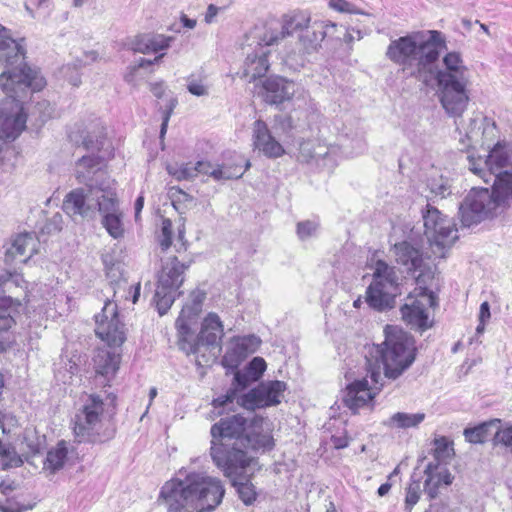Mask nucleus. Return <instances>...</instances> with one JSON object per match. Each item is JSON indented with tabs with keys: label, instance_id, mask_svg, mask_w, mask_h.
<instances>
[{
	"label": "nucleus",
	"instance_id": "f257e3e1",
	"mask_svg": "<svg viewBox=\"0 0 512 512\" xmlns=\"http://www.w3.org/2000/svg\"><path fill=\"white\" fill-rule=\"evenodd\" d=\"M225 494L221 480L200 472L180 470L161 488L160 498L167 512H211Z\"/></svg>",
	"mask_w": 512,
	"mask_h": 512
},
{
	"label": "nucleus",
	"instance_id": "f03ea898",
	"mask_svg": "<svg viewBox=\"0 0 512 512\" xmlns=\"http://www.w3.org/2000/svg\"><path fill=\"white\" fill-rule=\"evenodd\" d=\"M46 81L40 72L27 65L0 70V88L6 97L0 100V139H12L26 127L22 100L27 91H40Z\"/></svg>",
	"mask_w": 512,
	"mask_h": 512
},
{
	"label": "nucleus",
	"instance_id": "7ed1b4c3",
	"mask_svg": "<svg viewBox=\"0 0 512 512\" xmlns=\"http://www.w3.org/2000/svg\"><path fill=\"white\" fill-rule=\"evenodd\" d=\"M429 37L416 32L391 40L386 50V57L400 67L406 77H414L427 82L433 65L445 47L441 32L429 30Z\"/></svg>",
	"mask_w": 512,
	"mask_h": 512
},
{
	"label": "nucleus",
	"instance_id": "20e7f679",
	"mask_svg": "<svg viewBox=\"0 0 512 512\" xmlns=\"http://www.w3.org/2000/svg\"><path fill=\"white\" fill-rule=\"evenodd\" d=\"M246 424V418L236 414L221 418L211 427L210 455L215 465L229 478L239 475L252 461L246 449L255 445L250 437L243 435Z\"/></svg>",
	"mask_w": 512,
	"mask_h": 512
},
{
	"label": "nucleus",
	"instance_id": "39448f33",
	"mask_svg": "<svg viewBox=\"0 0 512 512\" xmlns=\"http://www.w3.org/2000/svg\"><path fill=\"white\" fill-rule=\"evenodd\" d=\"M63 210L70 216L92 219L96 213L102 214V225L108 234L118 239L123 236L124 229L119 212L115 187L92 188L89 193L83 189L70 191L64 201Z\"/></svg>",
	"mask_w": 512,
	"mask_h": 512
},
{
	"label": "nucleus",
	"instance_id": "423d86ee",
	"mask_svg": "<svg viewBox=\"0 0 512 512\" xmlns=\"http://www.w3.org/2000/svg\"><path fill=\"white\" fill-rule=\"evenodd\" d=\"M492 190L472 188L459 206L462 226L471 227L498 217L512 208V171H504L493 179Z\"/></svg>",
	"mask_w": 512,
	"mask_h": 512
},
{
	"label": "nucleus",
	"instance_id": "0eeeda50",
	"mask_svg": "<svg viewBox=\"0 0 512 512\" xmlns=\"http://www.w3.org/2000/svg\"><path fill=\"white\" fill-rule=\"evenodd\" d=\"M71 141L81 145L91 155L82 156L75 165V174L79 183L85 184L82 188L85 193H89L92 188L106 187L109 183L110 187H115V183L106 177L103 171V162L111 154V147L108 145L104 127L96 124L92 130L86 131L83 135L78 136L76 132L69 134Z\"/></svg>",
	"mask_w": 512,
	"mask_h": 512
},
{
	"label": "nucleus",
	"instance_id": "6e6552de",
	"mask_svg": "<svg viewBox=\"0 0 512 512\" xmlns=\"http://www.w3.org/2000/svg\"><path fill=\"white\" fill-rule=\"evenodd\" d=\"M443 65L436 72L440 103L449 116L460 118L470 101V72L458 52L447 53Z\"/></svg>",
	"mask_w": 512,
	"mask_h": 512
},
{
	"label": "nucleus",
	"instance_id": "1a4fd4ad",
	"mask_svg": "<svg viewBox=\"0 0 512 512\" xmlns=\"http://www.w3.org/2000/svg\"><path fill=\"white\" fill-rule=\"evenodd\" d=\"M105 403L96 394H90L73 419V432L79 443H102L113 437L112 431L102 429Z\"/></svg>",
	"mask_w": 512,
	"mask_h": 512
},
{
	"label": "nucleus",
	"instance_id": "9d476101",
	"mask_svg": "<svg viewBox=\"0 0 512 512\" xmlns=\"http://www.w3.org/2000/svg\"><path fill=\"white\" fill-rule=\"evenodd\" d=\"M388 329L389 326L385 329V341L377 345L376 349L383 364L385 377L395 380L413 364L415 352L405 333L390 332Z\"/></svg>",
	"mask_w": 512,
	"mask_h": 512
},
{
	"label": "nucleus",
	"instance_id": "9b49d317",
	"mask_svg": "<svg viewBox=\"0 0 512 512\" xmlns=\"http://www.w3.org/2000/svg\"><path fill=\"white\" fill-rule=\"evenodd\" d=\"M128 283L126 280H119L110 284L113 290V299L105 301L102 311L95 315L96 335L110 347H119L126 340L125 324L121 321L118 313V294L122 290L126 292Z\"/></svg>",
	"mask_w": 512,
	"mask_h": 512
},
{
	"label": "nucleus",
	"instance_id": "f8f14e48",
	"mask_svg": "<svg viewBox=\"0 0 512 512\" xmlns=\"http://www.w3.org/2000/svg\"><path fill=\"white\" fill-rule=\"evenodd\" d=\"M399 290V277L395 267L383 260H377L373 280L366 290L367 304L378 311L391 309Z\"/></svg>",
	"mask_w": 512,
	"mask_h": 512
},
{
	"label": "nucleus",
	"instance_id": "ddd939ff",
	"mask_svg": "<svg viewBox=\"0 0 512 512\" xmlns=\"http://www.w3.org/2000/svg\"><path fill=\"white\" fill-rule=\"evenodd\" d=\"M186 268L187 266L180 263L176 257L169 258L163 264L154 296L160 316L167 313L179 295L177 290L183 283L182 274Z\"/></svg>",
	"mask_w": 512,
	"mask_h": 512
},
{
	"label": "nucleus",
	"instance_id": "4468645a",
	"mask_svg": "<svg viewBox=\"0 0 512 512\" xmlns=\"http://www.w3.org/2000/svg\"><path fill=\"white\" fill-rule=\"evenodd\" d=\"M337 25L327 21H314L299 34L296 48L286 52V61L291 65L303 67L306 56L317 51L325 37L332 36Z\"/></svg>",
	"mask_w": 512,
	"mask_h": 512
},
{
	"label": "nucleus",
	"instance_id": "2eb2a0df",
	"mask_svg": "<svg viewBox=\"0 0 512 512\" xmlns=\"http://www.w3.org/2000/svg\"><path fill=\"white\" fill-rule=\"evenodd\" d=\"M436 304V296L428 289H424L419 297L409 295L400 308L402 320L411 329L420 332L426 331L433 324L427 308L434 307Z\"/></svg>",
	"mask_w": 512,
	"mask_h": 512
},
{
	"label": "nucleus",
	"instance_id": "dca6fc26",
	"mask_svg": "<svg viewBox=\"0 0 512 512\" xmlns=\"http://www.w3.org/2000/svg\"><path fill=\"white\" fill-rule=\"evenodd\" d=\"M287 385L283 381L262 382L247 393L240 395L237 404L249 411L276 406L281 403Z\"/></svg>",
	"mask_w": 512,
	"mask_h": 512
},
{
	"label": "nucleus",
	"instance_id": "f3484780",
	"mask_svg": "<svg viewBox=\"0 0 512 512\" xmlns=\"http://www.w3.org/2000/svg\"><path fill=\"white\" fill-rule=\"evenodd\" d=\"M224 335L223 323L218 316V314L214 312H210L204 318L201 326V331L197 337H194V333L191 330V336L188 337L187 341L193 349H181L187 355L194 354L197 359L196 362L200 364V360L198 359L199 355L203 350H206L209 346H218L222 337Z\"/></svg>",
	"mask_w": 512,
	"mask_h": 512
},
{
	"label": "nucleus",
	"instance_id": "a211bd4d",
	"mask_svg": "<svg viewBox=\"0 0 512 512\" xmlns=\"http://www.w3.org/2000/svg\"><path fill=\"white\" fill-rule=\"evenodd\" d=\"M310 22L311 19L308 13L302 11L295 12L284 17L280 28L264 27L261 29L262 31H256L255 36L259 38V43L277 45L280 41L294 33L302 34Z\"/></svg>",
	"mask_w": 512,
	"mask_h": 512
},
{
	"label": "nucleus",
	"instance_id": "6ab92c4d",
	"mask_svg": "<svg viewBox=\"0 0 512 512\" xmlns=\"http://www.w3.org/2000/svg\"><path fill=\"white\" fill-rule=\"evenodd\" d=\"M191 302L186 303L178 318L176 319L175 326L178 333V345L180 349L192 350L187 339L191 336V328L189 321L198 316L201 312L202 304L205 299V293L201 291H193L190 295Z\"/></svg>",
	"mask_w": 512,
	"mask_h": 512
},
{
	"label": "nucleus",
	"instance_id": "aec40b11",
	"mask_svg": "<svg viewBox=\"0 0 512 512\" xmlns=\"http://www.w3.org/2000/svg\"><path fill=\"white\" fill-rule=\"evenodd\" d=\"M256 31L262 30L260 28H255L248 36V40L253 38V42L256 43V46L253 52L247 54L244 63V76L249 78V82L255 81L257 78L264 76L269 69L268 55L270 51L267 47H270L271 45L259 43V38L255 36Z\"/></svg>",
	"mask_w": 512,
	"mask_h": 512
},
{
	"label": "nucleus",
	"instance_id": "412c9836",
	"mask_svg": "<svg viewBox=\"0 0 512 512\" xmlns=\"http://www.w3.org/2000/svg\"><path fill=\"white\" fill-rule=\"evenodd\" d=\"M20 306V302L10 296L0 298V353L6 351L15 342L12 328L16 324L14 316Z\"/></svg>",
	"mask_w": 512,
	"mask_h": 512
},
{
	"label": "nucleus",
	"instance_id": "4be33fe9",
	"mask_svg": "<svg viewBox=\"0 0 512 512\" xmlns=\"http://www.w3.org/2000/svg\"><path fill=\"white\" fill-rule=\"evenodd\" d=\"M252 139L254 148L268 158H278L285 153L280 140L276 139V135L262 120H256L253 123Z\"/></svg>",
	"mask_w": 512,
	"mask_h": 512
},
{
	"label": "nucleus",
	"instance_id": "5701e85b",
	"mask_svg": "<svg viewBox=\"0 0 512 512\" xmlns=\"http://www.w3.org/2000/svg\"><path fill=\"white\" fill-rule=\"evenodd\" d=\"M24 50L9 35V31L0 24V70L13 69L26 65Z\"/></svg>",
	"mask_w": 512,
	"mask_h": 512
},
{
	"label": "nucleus",
	"instance_id": "b1692460",
	"mask_svg": "<svg viewBox=\"0 0 512 512\" xmlns=\"http://www.w3.org/2000/svg\"><path fill=\"white\" fill-rule=\"evenodd\" d=\"M374 396L375 393L372 392L368 380L363 378L347 385L343 394V403L353 413H357L360 408L367 406Z\"/></svg>",
	"mask_w": 512,
	"mask_h": 512
},
{
	"label": "nucleus",
	"instance_id": "393cba45",
	"mask_svg": "<svg viewBox=\"0 0 512 512\" xmlns=\"http://www.w3.org/2000/svg\"><path fill=\"white\" fill-rule=\"evenodd\" d=\"M263 97L269 104H281L290 100L295 93V84L283 77L272 76L267 78L263 84Z\"/></svg>",
	"mask_w": 512,
	"mask_h": 512
},
{
	"label": "nucleus",
	"instance_id": "a878e982",
	"mask_svg": "<svg viewBox=\"0 0 512 512\" xmlns=\"http://www.w3.org/2000/svg\"><path fill=\"white\" fill-rule=\"evenodd\" d=\"M396 262L405 267L407 272L421 269L423 264L422 252L407 241L396 243L393 247Z\"/></svg>",
	"mask_w": 512,
	"mask_h": 512
},
{
	"label": "nucleus",
	"instance_id": "bb28decb",
	"mask_svg": "<svg viewBox=\"0 0 512 512\" xmlns=\"http://www.w3.org/2000/svg\"><path fill=\"white\" fill-rule=\"evenodd\" d=\"M173 40L174 37L171 36L148 33L137 36L133 40L131 47L135 52L143 54L157 53L168 49Z\"/></svg>",
	"mask_w": 512,
	"mask_h": 512
},
{
	"label": "nucleus",
	"instance_id": "cd10ccee",
	"mask_svg": "<svg viewBox=\"0 0 512 512\" xmlns=\"http://www.w3.org/2000/svg\"><path fill=\"white\" fill-rule=\"evenodd\" d=\"M120 354L109 350H98L93 358L97 376H101L108 383L116 374L120 364Z\"/></svg>",
	"mask_w": 512,
	"mask_h": 512
},
{
	"label": "nucleus",
	"instance_id": "c85d7f7f",
	"mask_svg": "<svg viewBox=\"0 0 512 512\" xmlns=\"http://www.w3.org/2000/svg\"><path fill=\"white\" fill-rule=\"evenodd\" d=\"M197 176L199 174L209 175L213 177L215 180H227V179H237L240 178L245 171L250 167V162L247 161L245 163V168L242 166H235L232 170L230 168L217 166L213 167L210 162L199 161L195 164Z\"/></svg>",
	"mask_w": 512,
	"mask_h": 512
},
{
	"label": "nucleus",
	"instance_id": "c756f323",
	"mask_svg": "<svg viewBox=\"0 0 512 512\" xmlns=\"http://www.w3.org/2000/svg\"><path fill=\"white\" fill-rule=\"evenodd\" d=\"M34 246V239L30 234H19L14 238L11 247L7 250V257L19 258V262H26L32 256Z\"/></svg>",
	"mask_w": 512,
	"mask_h": 512
},
{
	"label": "nucleus",
	"instance_id": "7c9ffc66",
	"mask_svg": "<svg viewBox=\"0 0 512 512\" xmlns=\"http://www.w3.org/2000/svg\"><path fill=\"white\" fill-rule=\"evenodd\" d=\"M338 151V146L327 145L326 143L318 141L315 156L313 157V162L311 164L331 170L337 165Z\"/></svg>",
	"mask_w": 512,
	"mask_h": 512
},
{
	"label": "nucleus",
	"instance_id": "2f4dec72",
	"mask_svg": "<svg viewBox=\"0 0 512 512\" xmlns=\"http://www.w3.org/2000/svg\"><path fill=\"white\" fill-rule=\"evenodd\" d=\"M435 233H431L428 240L442 248L451 245L458 238L457 229L451 219L445 216V224L437 223Z\"/></svg>",
	"mask_w": 512,
	"mask_h": 512
},
{
	"label": "nucleus",
	"instance_id": "473e14b6",
	"mask_svg": "<svg viewBox=\"0 0 512 512\" xmlns=\"http://www.w3.org/2000/svg\"><path fill=\"white\" fill-rule=\"evenodd\" d=\"M424 413L397 412L384 421V425L390 428L408 429L418 427L425 419Z\"/></svg>",
	"mask_w": 512,
	"mask_h": 512
},
{
	"label": "nucleus",
	"instance_id": "72a5a7b5",
	"mask_svg": "<svg viewBox=\"0 0 512 512\" xmlns=\"http://www.w3.org/2000/svg\"><path fill=\"white\" fill-rule=\"evenodd\" d=\"M496 428V421L484 422L472 428L464 429L466 441L472 444H481L493 438Z\"/></svg>",
	"mask_w": 512,
	"mask_h": 512
},
{
	"label": "nucleus",
	"instance_id": "f704fd0d",
	"mask_svg": "<svg viewBox=\"0 0 512 512\" xmlns=\"http://www.w3.org/2000/svg\"><path fill=\"white\" fill-rule=\"evenodd\" d=\"M67 455L68 448L66 442L60 441L55 447L51 448L47 452V456L44 461V469L51 473H55L62 469L67 459Z\"/></svg>",
	"mask_w": 512,
	"mask_h": 512
},
{
	"label": "nucleus",
	"instance_id": "c9c22d12",
	"mask_svg": "<svg viewBox=\"0 0 512 512\" xmlns=\"http://www.w3.org/2000/svg\"><path fill=\"white\" fill-rule=\"evenodd\" d=\"M246 357V353L233 337L227 345L221 364L227 370H236Z\"/></svg>",
	"mask_w": 512,
	"mask_h": 512
},
{
	"label": "nucleus",
	"instance_id": "e433bc0d",
	"mask_svg": "<svg viewBox=\"0 0 512 512\" xmlns=\"http://www.w3.org/2000/svg\"><path fill=\"white\" fill-rule=\"evenodd\" d=\"M486 166L489 171L490 180L497 177V174L504 173L502 169L508 164L507 153L496 145L486 156Z\"/></svg>",
	"mask_w": 512,
	"mask_h": 512
},
{
	"label": "nucleus",
	"instance_id": "4c0bfd02",
	"mask_svg": "<svg viewBox=\"0 0 512 512\" xmlns=\"http://www.w3.org/2000/svg\"><path fill=\"white\" fill-rule=\"evenodd\" d=\"M272 129L273 133L284 143H288L293 138L292 118L288 115H275Z\"/></svg>",
	"mask_w": 512,
	"mask_h": 512
},
{
	"label": "nucleus",
	"instance_id": "58836bf2",
	"mask_svg": "<svg viewBox=\"0 0 512 512\" xmlns=\"http://www.w3.org/2000/svg\"><path fill=\"white\" fill-rule=\"evenodd\" d=\"M438 468V464L430 462L428 463L424 471L426 475L424 491L427 493L430 499H434L437 497L439 487L442 485L440 477L436 475V471L438 470Z\"/></svg>",
	"mask_w": 512,
	"mask_h": 512
},
{
	"label": "nucleus",
	"instance_id": "ea45409f",
	"mask_svg": "<svg viewBox=\"0 0 512 512\" xmlns=\"http://www.w3.org/2000/svg\"><path fill=\"white\" fill-rule=\"evenodd\" d=\"M423 222L425 227V235L427 238L431 233H435L437 223L445 224V216L435 207L427 205L425 211H423Z\"/></svg>",
	"mask_w": 512,
	"mask_h": 512
},
{
	"label": "nucleus",
	"instance_id": "a19ab883",
	"mask_svg": "<svg viewBox=\"0 0 512 512\" xmlns=\"http://www.w3.org/2000/svg\"><path fill=\"white\" fill-rule=\"evenodd\" d=\"M187 82V90L194 96H208L209 95V86L207 85V77L204 73L199 74H191L186 79Z\"/></svg>",
	"mask_w": 512,
	"mask_h": 512
},
{
	"label": "nucleus",
	"instance_id": "79ce46f5",
	"mask_svg": "<svg viewBox=\"0 0 512 512\" xmlns=\"http://www.w3.org/2000/svg\"><path fill=\"white\" fill-rule=\"evenodd\" d=\"M496 420V428L493 435L495 448H503L506 452H512V426L499 427Z\"/></svg>",
	"mask_w": 512,
	"mask_h": 512
},
{
	"label": "nucleus",
	"instance_id": "37998d69",
	"mask_svg": "<svg viewBox=\"0 0 512 512\" xmlns=\"http://www.w3.org/2000/svg\"><path fill=\"white\" fill-rule=\"evenodd\" d=\"M451 445V442L446 437L434 440L433 456L436 460V462H433L434 464L439 466L441 462H446L453 456L454 450Z\"/></svg>",
	"mask_w": 512,
	"mask_h": 512
},
{
	"label": "nucleus",
	"instance_id": "c03bdc74",
	"mask_svg": "<svg viewBox=\"0 0 512 512\" xmlns=\"http://www.w3.org/2000/svg\"><path fill=\"white\" fill-rule=\"evenodd\" d=\"M320 224L316 220H305L297 223L296 233L301 241L317 237Z\"/></svg>",
	"mask_w": 512,
	"mask_h": 512
},
{
	"label": "nucleus",
	"instance_id": "a18cd8bd",
	"mask_svg": "<svg viewBox=\"0 0 512 512\" xmlns=\"http://www.w3.org/2000/svg\"><path fill=\"white\" fill-rule=\"evenodd\" d=\"M167 171L177 180H190L197 177L196 166L191 163H185L181 166L169 165Z\"/></svg>",
	"mask_w": 512,
	"mask_h": 512
},
{
	"label": "nucleus",
	"instance_id": "49530a36",
	"mask_svg": "<svg viewBox=\"0 0 512 512\" xmlns=\"http://www.w3.org/2000/svg\"><path fill=\"white\" fill-rule=\"evenodd\" d=\"M232 484L236 487L239 497L244 504L250 505L255 500L256 493L254 487L248 480L240 481L234 478Z\"/></svg>",
	"mask_w": 512,
	"mask_h": 512
},
{
	"label": "nucleus",
	"instance_id": "de8ad7c7",
	"mask_svg": "<svg viewBox=\"0 0 512 512\" xmlns=\"http://www.w3.org/2000/svg\"><path fill=\"white\" fill-rule=\"evenodd\" d=\"M467 159L470 171H472L475 175L483 179L485 183H489L491 180L489 178V171L487 170V166L485 163L486 157H474L473 155H469Z\"/></svg>",
	"mask_w": 512,
	"mask_h": 512
},
{
	"label": "nucleus",
	"instance_id": "09e8293b",
	"mask_svg": "<svg viewBox=\"0 0 512 512\" xmlns=\"http://www.w3.org/2000/svg\"><path fill=\"white\" fill-rule=\"evenodd\" d=\"M318 140H303L299 143L298 160L308 164L313 162Z\"/></svg>",
	"mask_w": 512,
	"mask_h": 512
},
{
	"label": "nucleus",
	"instance_id": "8fccbe9b",
	"mask_svg": "<svg viewBox=\"0 0 512 512\" xmlns=\"http://www.w3.org/2000/svg\"><path fill=\"white\" fill-rule=\"evenodd\" d=\"M411 480L405 498L406 509L409 511L419 501L421 494L420 478L415 479V475H412Z\"/></svg>",
	"mask_w": 512,
	"mask_h": 512
},
{
	"label": "nucleus",
	"instance_id": "3c124183",
	"mask_svg": "<svg viewBox=\"0 0 512 512\" xmlns=\"http://www.w3.org/2000/svg\"><path fill=\"white\" fill-rule=\"evenodd\" d=\"M234 339L238 342L247 356L256 352L261 345V339L254 334L242 337L236 336Z\"/></svg>",
	"mask_w": 512,
	"mask_h": 512
},
{
	"label": "nucleus",
	"instance_id": "603ef678",
	"mask_svg": "<svg viewBox=\"0 0 512 512\" xmlns=\"http://www.w3.org/2000/svg\"><path fill=\"white\" fill-rule=\"evenodd\" d=\"M350 141V144H342L346 151V155H358L365 151L366 149V141L364 139L363 133H356L354 137L351 139H348Z\"/></svg>",
	"mask_w": 512,
	"mask_h": 512
},
{
	"label": "nucleus",
	"instance_id": "864d4df0",
	"mask_svg": "<svg viewBox=\"0 0 512 512\" xmlns=\"http://www.w3.org/2000/svg\"><path fill=\"white\" fill-rule=\"evenodd\" d=\"M266 367V362L262 357H254L245 367V370L250 375V379L258 381L265 372Z\"/></svg>",
	"mask_w": 512,
	"mask_h": 512
},
{
	"label": "nucleus",
	"instance_id": "5fc2aeb1",
	"mask_svg": "<svg viewBox=\"0 0 512 512\" xmlns=\"http://www.w3.org/2000/svg\"><path fill=\"white\" fill-rule=\"evenodd\" d=\"M159 243L163 251H166L172 244V222L168 218L162 220Z\"/></svg>",
	"mask_w": 512,
	"mask_h": 512
},
{
	"label": "nucleus",
	"instance_id": "6e6d98bb",
	"mask_svg": "<svg viewBox=\"0 0 512 512\" xmlns=\"http://www.w3.org/2000/svg\"><path fill=\"white\" fill-rule=\"evenodd\" d=\"M329 7L341 13L364 14L354 4L346 0H330Z\"/></svg>",
	"mask_w": 512,
	"mask_h": 512
},
{
	"label": "nucleus",
	"instance_id": "4d7b16f0",
	"mask_svg": "<svg viewBox=\"0 0 512 512\" xmlns=\"http://www.w3.org/2000/svg\"><path fill=\"white\" fill-rule=\"evenodd\" d=\"M430 191L433 195L440 198H445L451 194V188L448 184V180L442 177L439 180H434L429 184Z\"/></svg>",
	"mask_w": 512,
	"mask_h": 512
},
{
	"label": "nucleus",
	"instance_id": "13d9d810",
	"mask_svg": "<svg viewBox=\"0 0 512 512\" xmlns=\"http://www.w3.org/2000/svg\"><path fill=\"white\" fill-rule=\"evenodd\" d=\"M233 371L234 379L231 388H235L237 392L238 390H244L251 383L255 382L254 380L250 379V375L245 369L243 371H239L238 369Z\"/></svg>",
	"mask_w": 512,
	"mask_h": 512
},
{
	"label": "nucleus",
	"instance_id": "bf43d9fd",
	"mask_svg": "<svg viewBox=\"0 0 512 512\" xmlns=\"http://www.w3.org/2000/svg\"><path fill=\"white\" fill-rule=\"evenodd\" d=\"M237 391L235 388H230L224 395H221L212 401L215 408H222L228 404H232L234 400L238 399Z\"/></svg>",
	"mask_w": 512,
	"mask_h": 512
},
{
	"label": "nucleus",
	"instance_id": "052dcab7",
	"mask_svg": "<svg viewBox=\"0 0 512 512\" xmlns=\"http://www.w3.org/2000/svg\"><path fill=\"white\" fill-rule=\"evenodd\" d=\"M62 74L67 78L69 83L78 87L81 83L80 74L78 73V66L71 67L69 64L62 69Z\"/></svg>",
	"mask_w": 512,
	"mask_h": 512
},
{
	"label": "nucleus",
	"instance_id": "680f3d73",
	"mask_svg": "<svg viewBox=\"0 0 512 512\" xmlns=\"http://www.w3.org/2000/svg\"><path fill=\"white\" fill-rule=\"evenodd\" d=\"M35 108L39 112V120L42 123L46 122L53 115L54 109L51 106V104L46 100L38 102Z\"/></svg>",
	"mask_w": 512,
	"mask_h": 512
},
{
	"label": "nucleus",
	"instance_id": "e2e57ef3",
	"mask_svg": "<svg viewBox=\"0 0 512 512\" xmlns=\"http://www.w3.org/2000/svg\"><path fill=\"white\" fill-rule=\"evenodd\" d=\"M491 317L490 305L487 301L480 305L479 322H487Z\"/></svg>",
	"mask_w": 512,
	"mask_h": 512
},
{
	"label": "nucleus",
	"instance_id": "0e129e2a",
	"mask_svg": "<svg viewBox=\"0 0 512 512\" xmlns=\"http://www.w3.org/2000/svg\"><path fill=\"white\" fill-rule=\"evenodd\" d=\"M150 91L156 98L160 99L165 94L166 87L162 82L152 83L150 85Z\"/></svg>",
	"mask_w": 512,
	"mask_h": 512
},
{
	"label": "nucleus",
	"instance_id": "69168bd1",
	"mask_svg": "<svg viewBox=\"0 0 512 512\" xmlns=\"http://www.w3.org/2000/svg\"><path fill=\"white\" fill-rule=\"evenodd\" d=\"M436 475L438 477H440L441 479V484H444V485H450L453 481V476L451 475V473L446 469H441V470H437L436 471Z\"/></svg>",
	"mask_w": 512,
	"mask_h": 512
},
{
	"label": "nucleus",
	"instance_id": "338daca9",
	"mask_svg": "<svg viewBox=\"0 0 512 512\" xmlns=\"http://www.w3.org/2000/svg\"><path fill=\"white\" fill-rule=\"evenodd\" d=\"M219 8L213 4H210L205 14L206 23H212L216 15L218 14Z\"/></svg>",
	"mask_w": 512,
	"mask_h": 512
},
{
	"label": "nucleus",
	"instance_id": "774afa93",
	"mask_svg": "<svg viewBox=\"0 0 512 512\" xmlns=\"http://www.w3.org/2000/svg\"><path fill=\"white\" fill-rule=\"evenodd\" d=\"M169 120H170L169 112H163L162 124H161V128H160V138L161 139L164 138V136L167 132Z\"/></svg>",
	"mask_w": 512,
	"mask_h": 512
}]
</instances>
